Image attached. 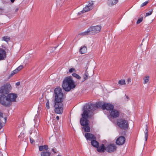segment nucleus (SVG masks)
Wrapping results in <instances>:
<instances>
[{
  "label": "nucleus",
  "instance_id": "1",
  "mask_svg": "<svg viewBox=\"0 0 156 156\" xmlns=\"http://www.w3.org/2000/svg\"><path fill=\"white\" fill-rule=\"evenodd\" d=\"M18 97L17 94L10 93L6 96L4 94L0 95V104L6 107L10 106L13 102H16V99Z\"/></svg>",
  "mask_w": 156,
  "mask_h": 156
},
{
  "label": "nucleus",
  "instance_id": "2",
  "mask_svg": "<svg viewBox=\"0 0 156 156\" xmlns=\"http://www.w3.org/2000/svg\"><path fill=\"white\" fill-rule=\"evenodd\" d=\"M76 87L75 82L72 77H66L63 80L62 84V87L66 91H69Z\"/></svg>",
  "mask_w": 156,
  "mask_h": 156
},
{
  "label": "nucleus",
  "instance_id": "3",
  "mask_svg": "<svg viewBox=\"0 0 156 156\" xmlns=\"http://www.w3.org/2000/svg\"><path fill=\"white\" fill-rule=\"evenodd\" d=\"M53 96L55 97L54 102H62L64 99L63 94L60 87H57L55 89Z\"/></svg>",
  "mask_w": 156,
  "mask_h": 156
},
{
  "label": "nucleus",
  "instance_id": "4",
  "mask_svg": "<svg viewBox=\"0 0 156 156\" xmlns=\"http://www.w3.org/2000/svg\"><path fill=\"white\" fill-rule=\"evenodd\" d=\"M82 118L80 119V123L83 126H88L89 124V121L88 120L89 118L88 113L87 110H84L82 114Z\"/></svg>",
  "mask_w": 156,
  "mask_h": 156
},
{
  "label": "nucleus",
  "instance_id": "5",
  "mask_svg": "<svg viewBox=\"0 0 156 156\" xmlns=\"http://www.w3.org/2000/svg\"><path fill=\"white\" fill-rule=\"evenodd\" d=\"M12 89L11 85L7 83L0 87V93L2 94H7Z\"/></svg>",
  "mask_w": 156,
  "mask_h": 156
},
{
  "label": "nucleus",
  "instance_id": "6",
  "mask_svg": "<svg viewBox=\"0 0 156 156\" xmlns=\"http://www.w3.org/2000/svg\"><path fill=\"white\" fill-rule=\"evenodd\" d=\"M117 124L119 126L121 129L126 130L129 127L128 121L123 119H118L117 121Z\"/></svg>",
  "mask_w": 156,
  "mask_h": 156
},
{
  "label": "nucleus",
  "instance_id": "7",
  "mask_svg": "<svg viewBox=\"0 0 156 156\" xmlns=\"http://www.w3.org/2000/svg\"><path fill=\"white\" fill-rule=\"evenodd\" d=\"M55 112L57 114H62L63 112V104L62 102H54Z\"/></svg>",
  "mask_w": 156,
  "mask_h": 156
},
{
  "label": "nucleus",
  "instance_id": "8",
  "mask_svg": "<svg viewBox=\"0 0 156 156\" xmlns=\"http://www.w3.org/2000/svg\"><path fill=\"white\" fill-rule=\"evenodd\" d=\"M101 26L97 25L90 27L88 28L90 34H95L99 33L101 29Z\"/></svg>",
  "mask_w": 156,
  "mask_h": 156
},
{
  "label": "nucleus",
  "instance_id": "9",
  "mask_svg": "<svg viewBox=\"0 0 156 156\" xmlns=\"http://www.w3.org/2000/svg\"><path fill=\"white\" fill-rule=\"evenodd\" d=\"M98 108V105L95 104H91L89 105H86L84 106L83 111L84 110H87L88 111L89 114L90 112L94 111Z\"/></svg>",
  "mask_w": 156,
  "mask_h": 156
},
{
  "label": "nucleus",
  "instance_id": "10",
  "mask_svg": "<svg viewBox=\"0 0 156 156\" xmlns=\"http://www.w3.org/2000/svg\"><path fill=\"white\" fill-rule=\"evenodd\" d=\"M116 149V147L114 144H110L108 145L106 148V150L109 153L115 151Z\"/></svg>",
  "mask_w": 156,
  "mask_h": 156
},
{
  "label": "nucleus",
  "instance_id": "11",
  "mask_svg": "<svg viewBox=\"0 0 156 156\" xmlns=\"http://www.w3.org/2000/svg\"><path fill=\"white\" fill-rule=\"evenodd\" d=\"M94 3L93 1H91L83 10V12H85L91 10L93 8Z\"/></svg>",
  "mask_w": 156,
  "mask_h": 156
},
{
  "label": "nucleus",
  "instance_id": "12",
  "mask_svg": "<svg viewBox=\"0 0 156 156\" xmlns=\"http://www.w3.org/2000/svg\"><path fill=\"white\" fill-rule=\"evenodd\" d=\"M109 113L110 115L113 118H116L119 116V113L118 111L114 108L110 111Z\"/></svg>",
  "mask_w": 156,
  "mask_h": 156
},
{
  "label": "nucleus",
  "instance_id": "13",
  "mask_svg": "<svg viewBox=\"0 0 156 156\" xmlns=\"http://www.w3.org/2000/svg\"><path fill=\"white\" fill-rule=\"evenodd\" d=\"M114 106L113 105L110 104H104L101 106V108L103 110L106 109L107 110L111 111L114 108Z\"/></svg>",
  "mask_w": 156,
  "mask_h": 156
},
{
  "label": "nucleus",
  "instance_id": "14",
  "mask_svg": "<svg viewBox=\"0 0 156 156\" xmlns=\"http://www.w3.org/2000/svg\"><path fill=\"white\" fill-rule=\"evenodd\" d=\"M125 140L124 137L123 136H120L116 140V143L117 144L119 145H121L125 143Z\"/></svg>",
  "mask_w": 156,
  "mask_h": 156
},
{
  "label": "nucleus",
  "instance_id": "15",
  "mask_svg": "<svg viewBox=\"0 0 156 156\" xmlns=\"http://www.w3.org/2000/svg\"><path fill=\"white\" fill-rule=\"evenodd\" d=\"M6 57V53L5 50L0 48V60H3Z\"/></svg>",
  "mask_w": 156,
  "mask_h": 156
},
{
  "label": "nucleus",
  "instance_id": "16",
  "mask_svg": "<svg viewBox=\"0 0 156 156\" xmlns=\"http://www.w3.org/2000/svg\"><path fill=\"white\" fill-rule=\"evenodd\" d=\"M85 136L87 140L96 139V137L94 136V135L90 133H85Z\"/></svg>",
  "mask_w": 156,
  "mask_h": 156
},
{
  "label": "nucleus",
  "instance_id": "17",
  "mask_svg": "<svg viewBox=\"0 0 156 156\" xmlns=\"http://www.w3.org/2000/svg\"><path fill=\"white\" fill-rule=\"evenodd\" d=\"M97 151L99 152H104L106 150V148L103 144H102L101 146L98 147H97Z\"/></svg>",
  "mask_w": 156,
  "mask_h": 156
},
{
  "label": "nucleus",
  "instance_id": "18",
  "mask_svg": "<svg viewBox=\"0 0 156 156\" xmlns=\"http://www.w3.org/2000/svg\"><path fill=\"white\" fill-rule=\"evenodd\" d=\"M39 150L40 151H47L48 149L47 145H45L43 146H40L39 147Z\"/></svg>",
  "mask_w": 156,
  "mask_h": 156
},
{
  "label": "nucleus",
  "instance_id": "19",
  "mask_svg": "<svg viewBox=\"0 0 156 156\" xmlns=\"http://www.w3.org/2000/svg\"><path fill=\"white\" fill-rule=\"evenodd\" d=\"M41 156H51V153L47 150L43 151L41 152Z\"/></svg>",
  "mask_w": 156,
  "mask_h": 156
},
{
  "label": "nucleus",
  "instance_id": "20",
  "mask_svg": "<svg viewBox=\"0 0 156 156\" xmlns=\"http://www.w3.org/2000/svg\"><path fill=\"white\" fill-rule=\"evenodd\" d=\"M87 51V47L86 46H83L81 47L80 49V53L81 54H85L86 53Z\"/></svg>",
  "mask_w": 156,
  "mask_h": 156
},
{
  "label": "nucleus",
  "instance_id": "21",
  "mask_svg": "<svg viewBox=\"0 0 156 156\" xmlns=\"http://www.w3.org/2000/svg\"><path fill=\"white\" fill-rule=\"evenodd\" d=\"M118 2V0H108V3L110 6L115 4Z\"/></svg>",
  "mask_w": 156,
  "mask_h": 156
},
{
  "label": "nucleus",
  "instance_id": "22",
  "mask_svg": "<svg viewBox=\"0 0 156 156\" xmlns=\"http://www.w3.org/2000/svg\"><path fill=\"white\" fill-rule=\"evenodd\" d=\"M91 145L95 147H97L98 146L99 143L95 140H91Z\"/></svg>",
  "mask_w": 156,
  "mask_h": 156
},
{
  "label": "nucleus",
  "instance_id": "23",
  "mask_svg": "<svg viewBox=\"0 0 156 156\" xmlns=\"http://www.w3.org/2000/svg\"><path fill=\"white\" fill-rule=\"evenodd\" d=\"M89 34H90L88 28L87 31H85L83 32L80 33L78 35H79L84 36L88 35Z\"/></svg>",
  "mask_w": 156,
  "mask_h": 156
},
{
  "label": "nucleus",
  "instance_id": "24",
  "mask_svg": "<svg viewBox=\"0 0 156 156\" xmlns=\"http://www.w3.org/2000/svg\"><path fill=\"white\" fill-rule=\"evenodd\" d=\"M145 135V141H147V138L148 137V127L147 126V125H146V129L144 131Z\"/></svg>",
  "mask_w": 156,
  "mask_h": 156
},
{
  "label": "nucleus",
  "instance_id": "25",
  "mask_svg": "<svg viewBox=\"0 0 156 156\" xmlns=\"http://www.w3.org/2000/svg\"><path fill=\"white\" fill-rule=\"evenodd\" d=\"M83 128L86 132H89L90 131V128L88 125L86 126H84V127H83Z\"/></svg>",
  "mask_w": 156,
  "mask_h": 156
},
{
  "label": "nucleus",
  "instance_id": "26",
  "mask_svg": "<svg viewBox=\"0 0 156 156\" xmlns=\"http://www.w3.org/2000/svg\"><path fill=\"white\" fill-rule=\"evenodd\" d=\"M4 122H3V123H2L1 122V120H0V130L4 126V124L6 122V117H5L4 118Z\"/></svg>",
  "mask_w": 156,
  "mask_h": 156
},
{
  "label": "nucleus",
  "instance_id": "27",
  "mask_svg": "<svg viewBox=\"0 0 156 156\" xmlns=\"http://www.w3.org/2000/svg\"><path fill=\"white\" fill-rule=\"evenodd\" d=\"M149 76H145L144 78V84H146L148 82L149 80Z\"/></svg>",
  "mask_w": 156,
  "mask_h": 156
},
{
  "label": "nucleus",
  "instance_id": "28",
  "mask_svg": "<svg viewBox=\"0 0 156 156\" xmlns=\"http://www.w3.org/2000/svg\"><path fill=\"white\" fill-rule=\"evenodd\" d=\"M10 40V38L7 36L3 37H2V40L8 42Z\"/></svg>",
  "mask_w": 156,
  "mask_h": 156
},
{
  "label": "nucleus",
  "instance_id": "29",
  "mask_svg": "<svg viewBox=\"0 0 156 156\" xmlns=\"http://www.w3.org/2000/svg\"><path fill=\"white\" fill-rule=\"evenodd\" d=\"M72 76L78 79H80L81 78V77L78 74L76 73H73L72 74Z\"/></svg>",
  "mask_w": 156,
  "mask_h": 156
},
{
  "label": "nucleus",
  "instance_id": "30",
  "mask_svg": "<svg viewBox=\"0 0 156 156\" xmlns=\"http://www.w3.org/2000/svg\"><path fill=\"white\" fill-rule=\"evenodd\" d=\"M118 83L120 85L125 84H126L125 80H121L119 81Z\"/></svg>",
  "mask_w": 156,
  "mask_h": 156
},
{
  "label": "nucleus",
  "instance_id": "31",
  "mask_svg": "<svg viewBox=\"0 0 156 156\" xmlns=\"http://www.w3.org/2000/svg\"><path fill=\"white\" fill-rule=\"evenodd\" d=\"M153 12V9H151L148 12H147L145 16H148L150 15Z\"/></svg>",
  "mask_w": 156,
  "mask_h": 156
},
{
  "label": "nucleus",
  "instance_id": "32",
  "mask_svg": "<svg viewBox=\"0 0 156 156\" xmlns=\"http://www.w3.org/2000/svg\"><path fill=\"white\" fill-rule=\"evenodd\" d=\"M88 73H84L83 75V77L84 79V80H83L85 81L86 80H87L88 78Z\"/></svg>",
  "mask_w": 156,
  "mask_h": 156
},
{
  "label": "nucleus",
  "instance_id": "33",
  "mask_svg": "<svg viewBox=\"0 0 156 156\" xmlns=\"http://www.w3.org/2000/svg\"><path fill=\"white\" fill-rule=\"evenodd\" d=\"M46 109H49L50 107L49 106V101L48 99H47V102L46 104Z\"/></svg>",
  "mask_w": 156,
  "mask_h": 156
},
{
  "label": "nucleus",
  "instance_id": "34",
  "mask_svg": "<svg viewBox=\"0 0 156 156\" xmlns=\"http://www.w3.org/2000/svg\"><path fill=\"white\" fill-rule=\"evenodd\" d=\"M143 20V17H141L138 19L137 22L136 24H139Z\"/></svg>",
  "mask_w": 156,
  "mask_h": 156
},
{
  "label": "nucleus",
  "instance_id": "35",
  "mask_svg": "<svg viewBox=\"0 0 156 156\" xmlns=\"http://www.w3.org/2000/svg\"><path fill=\"white\" fill-rule=\"evenodd\" d=\"M149 1H147L144 3H143L141 5V7H143L144 6H145L148 3Z\"/></svg>",
  "mask_w": 156,
  "mask_h": 156
},
{
  "label": "nucleus",
  "instance_id": "36",
  "mask_svg": "<svg viewBox=\"0 0 156 156\" xmlns=\"http://www.w3.org/2000/svg\"><path fill=\"white\" fill-rule=\"evenodd\" d=\"M55 49V47H51L48 50V51H49L50 53H51L52 52V51H54Z\"/></svg>",
  "mask_w": 156,
  "mask_h": 156
},
{
  "label": "nucleus",
  "instance_id": "37",
  "mask_svg": "<svg viewBox=\"0 0 156 156\" xmlns=\"http://www.w3.org/2000/svg\"><path fill=\"white\" fill-rule=\"evenodd\" d=\"M69 72L70 73H72L73 72H75L76 70L75 69L73 68H71L69 70Z\"/></svg>",
  "mask_w": 156,
  "mask_h": 156
},
{
  "label": "nucleus",
  "instance_id": "38",
  "mask_svg": "<svg viewBox=\"0 0 156 156\" xmlns=\"http://www.w3.org/2000/svg\"><path fill=\"white\" fill-rule=\"evenodd\" d=\"M23 68V66L20 65V66H19L17 69V70H18V71H19V70H20L21 69H22Z\"/></svg>",
  "mask_w": 156,
  "mask_h": 156
},
{
  "label": "nucleus",
  "instance_id": "39",
  "mask_svg": "<svg viewBox=\"0 0 156 156\" xmlns=\"http://www.w3.org/2000/svg\"><path fill=\"white\" fill-rule=\"evenodd\" d=\"M51 151L54 153V154H56L57 153V152H56V149L55 148H52L51 149Z\"/></svg>",
  "mask_w": 156,
  "mask_h": 156
},
{
  "label": "nucleus",
  "instance_id": "40",
  "mask_svg": "<svg viewBox=\"0 0 156 156\" xmlns=\"http://www.w3.org/2000/svg\"><path fill=\"white\" fill-rule=\"evenodd\" d=\"M127 83L129 84L131 82V79L130 78H128L127 80Z\"/></svg>",
  "mask_w": 156,
  "mask_h": 156
},
{
  "label": "nucleus",
  "instance_id": "41",
  "mask_svg": "<svg viewBox=\"0 0 156 156\" xmlns=\"http://www.w3.org/2000/svg\"><path fill=\"white\" fill-rule=\"evenodd\" d=\"M30 143L32 144H33L34 142V140L33 139L31 138H30Z\"/></svg>",
  "mask_w": 156,
  "mask_h": 156
},
{
  "label": "nucleus",
  "instance_id": "42",
  "mask_svg": "<svg viewBox=\"0 0 156 156\" xmlns=\"http://www.w3.org/2000/svg\"><path fill=\"white\" fill-rule=\"evenodd\" d=\"M18 70H17V69H16L14 70L12 72L15 74L18 73Z\"/></svg>",
  "mask_w": 156,
  "mask_h": 156
},
{
  "label": "nucleus",
  "instance_id": "43",
  "mask_svg": "<svg viewBox=\"0 0 156 156\" xmlns=\"http://www.w3.org/2000/svg\"><path fill=\"white\" fill-rule=\"evenodd\" d=\"M84 12H83V10L80 12H79L78 13V15H80L81 14H82V13H84Z\"/></svg>",
  "mask_w": 156,
  "mask_h": 156
},
{
  "label": "nucleus",
  "instance_id": "44",
  "mask_svg": "<svg viewBox=\"0 0 156 156\" xmlns=\"http://www.w3.org/2000/svg\"><path fill=\"white\" fill-rule=\"evenodd\" d=\"M1 118H3V113L0 112V119Z\"/></svg>",
  "mask_w": 156,
  "mask_h": 156
},
{
  "label": "nucleus",
  "instance_id": "45",
  "mask_svg": "<svg viewBox=\"0 0 156 156\" xmlns=\"http://www.w3.org/2000/svg\"><path fill=\"white\" fill-rule=\"evenodd\" d=\"M125 96L126 97V100L127 101H128V100L129 99V98L128 96L126 95V94L125 95Z\"/></svg>",
  "mask_w": 156,
  "mask_h": 156
},
{
  "label": "nucleus",
  "instance_id": "46",
  "mask_svg": "<svg viewBox=\"0 0 156 156\" xmlns=\"http://www.w3.org/2000/svg\"><path fill=\"white\" fill-rule=\"evenodd\" d=\"M16 85L17 86H19L20 85V82H18L16 83Z\"/></svg>",
  "mask_w": 156,
  "mask_h": 156
},
{
  "label": "nucleus",
  "instance_id": "47",
  "mask_svg": "<svg viewBox=\"0 0 156 156\" xmlns=\"http://www.w3.org/2000/svg\"><path fill=\"white\" fill-rule=\"evenodd\" d=\"M14 73L13 72L12 73H11L10 74V75L9 76V77H11L14 74Z\"/></svg>",
  "mask_w": 156,
  "mask_h": 156
},
{
  "label": "nucleus",
  "instance_id": "48",
  "mask_svg": "<svg viewBox=\"0 0 156 156\" xmlns=\"http://www.w3.org/2000/svg\"><path fill=\"white\" fill-rule=\"evenodd\" d=\"M56 119L58 120H59V117L58 116H57L56 117Z\"/></svg>",
  "mask_w": 156,
  "mask_h": 156
},
{
  "label": "nucleus",
  "instance_id": "49",
  "mask_svg": "<svg viewBox=\"0 0 156 156\" xmlns=\"http://www.w3.org/2000/svg\"><path fill=\"white\" fill-rule=\"evenodd\" d=\"M18 10H19V9L18 8H17L16 9H15V12H17L18 11Z\"/></svg>",
  "mask_w": 156,
  "mask_h": 156
},
{
  "label": "nucleus",
  "instance_id": "50",
  "mask_svg": "<svg viewBox=\"0 0 156 156\" xmlns=\"http://www.w3.org/2000/svg\"><path fill=\"white\" fill-rule=\"evenodd\" d=\"M15 0H10L11 2L12 3H13L14 2Z\"/></svg>",
  "mask_w": 156,
  "mask_h": 156
},
{
  "label": "nucleus",
  "instance_id": "51",
  "mask_svg": "<svg viewBox=\"0 0 156 156\" xmlns=\"http://www.w3.org/2000/svg\"><path fill=\"white\" fill-rule=\"evenodd\" d=\"M1 23H0V25H1Z\"/></svg>",
  "mask_w": 156,
  "mask_h": 156
}]
</instances>
